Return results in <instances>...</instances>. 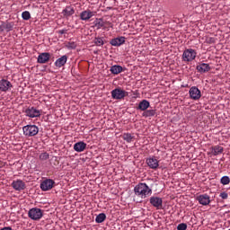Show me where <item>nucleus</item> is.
I'll return each mask as SVG.
<instances>
[{"label":"nucleus","instance_id":"obj_1","mask_svg":"<svg viewBox=\"0 0 230 230\" xmlns=\"http://www.w3.org/2000/svg\"><path fill=\"white\" fill-rule=\"evenodd\" d=\"M135 195L140 199H146L152 195V188L148 187L146 183H138L134 188Z\"/></svg>","mask_w":230,"mask_h":230},{"label":"nucleus","instance_id":"obj_2","mask_svg":"<svg viewBox=\"0 0 230 230\" xmlns=\"http://www.w3.org/2000/svg\"><path fill=\"white\" fill-rule=\"evenodd\" d=\"M112 100H125L128 96V92L123 90L121 87H117L111 93Z\"/></svg>","mask_w":230,"mask_h":230},{"label":"nucleus","instance_id":"obj_3","mask_svg":"<svg viewBox=\"0 0 230 230\" xmlns=\"http://www.w3.org/2000/svg\"><path fill=\"white\" fill-rule=\"evenodd\" d=\"M23 135L26 137H33L39 134V127L36 125H27L22 128Z\"/></svg>","mask_w":230,"mask_h":230},{"label":"nucleus","instance_id":"obj_4","mask_svg":"<svg viewBox=\"0 0 230 230\" xmlns=\"http://www.w3.org/2000/svg\"><path fill=\"white\" fill-rule=\"evenodd\" d=\"M197 58V51L193 49H187L182 54L183 62H193Z\"/></svg>","mask_w":230,"mask_h":230},{"label":"nucleus","instance_id":"obj_5","mask_svg":"<svg viewBox=\"0 0 230 230\" xmlns=\"http://www.w3.org/2000/svg\"><path fill=\"white\" fill-rule=\"evenodd\" d=\"M28 217L31 220H40L43 217V211L39 208H32L29 210Z\"/></svg>","mask_w":230,"mask_h":230},{"label":"nucleus","instance_id":"obj_6","mask_svg":"<svg viewBox=\"0 0 230 230\" xmlns=\"http://www.w3.org/2000/svg\"><path fill=\"white\" fill-rule=\"evenodd\" d=\"M40 188L41 191H49L55 188V181L51 179H45L40 182Z\"/></svg>","mask_w":230,"mask_h":230},{"label":"nucleus","instance_id":"obj_7","mask_svg":"<svg viewBox=\"0 0 230 230\" xmlns=\"http://www.w3.org/2000/svg\"><path fill=\"white\" fill-rule=\"evenodd\" d=\"M149 202L153 208L156 209H163V199L157 196H152L149 199Z\"/></svg>","mask_w":230,"mask_h":230},{"label":"nucleus","instance_id":"obj_8","mask_svg":"<svg viewBox=\"0 0 230 230\" xmlns=\"http://www.w3.org/2000/svg\"><path fill=\"white\" fill-rule=\"evenodd\" d=\"M25 116L28 118H40V111L35 107H29L25 110Z\"/></svg>","mask_w":230,"mask_h":230},{"label":"nucleus","instance_id":"obj_9","mask_svg":"<svg viewBox=\"0 0 230 230\" xmlns=\"http://www.w3.org/2000/svg\"><path fill=\"white\" fill-rule=\"evenodd\" d=\"M189 94L191 100H195V101L200 100V98L202 97V93H200V90L197 88V86L190 87L189 91Z\"/></svg>","mask_w":230,"mask_h":230},{"label":"nucleus","instance_id":"obj_10","mask_svg":"<svg viewBox=\"0 0 230 230\" xmlns=\"http://www.w3.org/2000/svg\"><path fill=\"white\" fill-rule=\"evenodd\" d=\"M146 163L151 170H157L159 168V160L155 156L146 158Z\"/></svg>","mask_w":230,"mask_h":230},{"label":"nucleus","instance_id":"obj_11","mask_svg":"<svg viewBox=\"0 0 230 230\" xmlns=\"http://www.w3.org/2000/svg\"><path fill=\"white\" fill-rule=\"evenodd\" d=\"M11 186L15 190V191H22V190H26V183H24L22 180L13 181Z\"/></svg>","mask_w":230,"mask_h":230},{"label":"nucleus","instance_id":"obj_12","mask_svg":"<svg viewBox=\"0 0 230 230\" xmlns=\"http://www.w3.org/2000/svg\"><path fill=\"white\" fill-rule=\"evenodd\" d=\"M94 15H96V12L86 9L80 13L79 17L81 21H89L92 17H94Z\"/></svg>","mask_w":230,"mask_h":230},{"label":"nucleus","instance_id":"obj_13","mask_svg":"<svg viewBox=\"0 0 230 230\" xmlns=\"http://www.w3.org/2000/svg\"><path fill=\"white\" fill-rule=\"evenodd\" d=\"M13 85H12V83L6 79L0 80V91L2 93H8L10 89H12Z\"/></svg>","mask_w":230,"mask_h":230},{"label":"nucleus","instance_id":"obj_14","mask_svg":"<svg viewBox=\"0 0 230 230\" xmlns=\"http://www.w3.org/2000/svg\"><path fill=\"white\" fill-rule=\"evenodd\" d=\"M49 58H51V54L49 52H43L38 56L37 62L38 64H48V62H49Z\"/></svg>","mask_w":230,"mask_h":230},{"label":"nucleus","instance_id":"obj_15","mask_svg":"<svg viewBox=\"0 0 230 230\" xmlns=\"http://www.w3.org/2000/svg\"><path fill=\"white\" fill-rule=\"evenodd\" d=\"M197 200L199 204H201V206H209L211 203L210 197L208 194H201L198 196Z\"/></svg>","mask_w":230,"mask_h":230},{"label":"nucleus","instance_id":"obj_16","mask_svg":"<svg viewBox=\"0 0 230 230\" xmlns=\"http://www.w3.org/2000/svg\"><path fill=\"white\" fill-rule=\"evenodd\" d=\"M110 71L111 75H119V73H123V71H127V68L119 65H114L111 66Z\"/></svg>","mask_w":230,"mask_h":230},{"label":"nucleus","instance_id":"obj_17","mask_svg":"<svg viewBox=\"0 0 230 230\" xmlns=\"http://www.w3.org/2000/svg\"><path fill=\"white\" fill-rule=\"evenodd\" d=\"M196 69L199 73H208L211 71V66H209V64L200 63L196 66Z\"/></svg>","mask_w":230,"mask_h":230},{"label":"nucleus","instance_id":"obj_18","mask_svg":"<svg viewBox=\"0 0 230 230\" xmlns=\"http://www.w3.org/2000/svg\"><path fill=\"white\" fill-rule=\"evenodd\" d=\"M125 42V37L123 36H120V37H118V38H115V39H112L111 41H110V44L114 46V47H119V46H123V43Z\"/></svg>","mask_w":230,"mask_h":230},{"label":"nucleus","instance_id":"obj_19","mask_svg":"<svg viewBox=\"0 0 230 230\" xmlns=\"http://www.w3.org/2000/svg\"><path fill=\"white\" fill-rule=\"evenodd\" d=\"M67 63V56L64 55L61 58H58L54 65L56 66V67H64V66H66V64Z\"/></svg>","mask_w":230,"mask_h":230},{"label":"nucleus","instance_id":"obj_20","mask_svg":"<svg viewBox=\"0 0 230 230\" xmlns=\"http://www.w3.org/2000/svg\"><path fill=\"white\" fill-rule=\"evenodd\" d=\"M150 107V102L146 101V100H142L137 107V111H142L145 112V111L148 110V108Z\"/></svg>","mask_w":230,"mask_h":230},{"label":"nucleus","instance_id":"obj_21","mask_svg":"<svg viewBox=\"0 0 230 230\" xmlns=\"http://www.w3.org/2000/svg\"><path fill=\"white\" fill-rule=\"evenodd\" d=\"M87 148V144L84 141L77 142L74 145V150L75 152H84Z\"/></svg>","mask_w":230,"mask_h":230},{"label":"nucleus","instance_id":"obj_22","mask_svg":"<svg viewBox=\"0 0 230 230\" xmlns=\"http://www.w3.org/2000/svg\"><path fill=\"white\" fill-rule=\"evenodd\" d=\"M62 14L64 17H71L75 14V8L71 5H67L63 11Z\"/></svg>","mask_w":230,"mask_h":230},{"label":"nucleus","instance_id":"obj_23","mask_svg":"<svg viewBox=\"0 0 230 230\" xmlns=\"http://www.w3.org/2000/svg\"><path fill=\"white\" fill-rule=\"evenodd\" d=\"M224 152V147H222L221 146H214L211 147V154H213V155H220V154H222Z\"/></svg>","mask_w":230,"mask_h":230},{"label":"nucleus","instance_id":"obj_24","mask_svg":"<svg viewBox=\"0 0 230 230\" xmlns=\"http://www.w3.org/2000/svg\"><path fill=\"white\" fill-rule=\"evenodd\" d=\"M156 111L155 110H146L142 113L143 118H152L155 116Z\"/></svg>","mask_w":230,"mask_h":230},{"label":"nucleus","instance_id":"obj_25","mask_svg":"<svg viewBox=\"0 0 230 230\" xmlns=\"http://www.w3.org/2000/svg\"><path fill=\"white\" fill-rule=\"evenodd\" d=\"M106 218H107V216L104 213H101L96 217L95 222L96 224H102L105 222Z\"/></svg>","mask_w":230,"mask_h":230},{"label":"nucleus","instance_id":"obj_26","mask_svg":"<svg viewBox=\"0 0 230 230\" xmlns=\"http://www.w3.org/2000/svg\"><path fill=\"white\" fill-rule=\"evenodd\" d=\"M122 139H124V141H126L127 143H132L134 137L130 133H124L122 135Z\"/></svg>","mask_w":230,"mask_h":230},{"label":"nucleus","instance_id":"obj_27","mask_svg":"<svg viewBox=\"0 0 230 230\" xmlns=\"http://www.w3.org/2000/svg\"><path fill=\"white\" fill-rule=\"evenodd\" d=\"M22 18L23 19V21H30V19H31V14L28 11H24L22 13Z\"/></svg>","mask_w":230,"mask_h":230},{"label":"nucleus","instance_id":"obj_28","mask_svg":"<svg viewBox=\"0 0 230 230\" xmlns=\"http://www.w3.org/2000/svg\"><path fill=\"white\" fill-rule=\"evenodd\" d=\"M221 184H223V186H227V184H229L230 182V178L229 176H223L220 180Z\"/></svg>","mask_w":230,"mask_h":230},{"label":"nucleus","instance_id":"obj_29","mask_svg":"<svg viewBox=\"0 0 230 230\" xmlns=\"http://www.w3.org/2000/svg\"><path fill=\"white\" fill-rule=\"evenodd\" d=\"M48 159H49V154H48L47 152L41 153L40 155V161H48Z\"/></svg>","mask_w":230,"mask_h":230},{"label":"nucleus","instance_id":"obj_30","mask_svg":"<svg viewBox=\"0 0 230 230\" xmlns=\"http://www.w3.org/2000/svg\"><path fill=\"white\" fill-rule=\"evenodd\" d=\"M94 44L95 46H103V38H95L94 39Z\"/></svg>","mask_w":230,"mask_h":230},{"label":"nucleus","instance_id":"obj_31","mask_svg":"<svg viewBox=\"0 0 230 230\" xmlns=\"http://www.w3.org/2000/svg\"><path fill=\"white\" fill-rule=\"evenodd\" d=\"M4 30H7V31H12V30H13V23L7 22V23L4 24Z\"/></svg>","mask_w":230,"mask_h":230},{"label":"nucleus","instance_id":"obj_32","mask_svg":"<svg viewBox=\"0 0 230 230\" xmlns=\"http://www.w3.org/2000/svg\"><path fill=\"white\" fill-rule=\"evenodd\" d=\"M188 229V225L185 223H181L177 226V230H187Z\"/></svg>","mask_w":230,"mask_h":230},{"label":"nucleus","instance_id":"obj_33","mask_svg":"<svg viewBox=\"0 0 230 230\" xmlns=\"http://www.w3.org/2000/svg\"><path fill=\"white\" fill-rule=\"evenodd\" d=\"M219 197L223 199V200H227V199L229 198V195L227 194V192L224 191L219 194Z\"/></svg>","mask_w":230,"mask_h":230},{"label":"nucleus","instance_id":"obj_34","mask_svg":"<svg viewBox=\"0 0 230 230\" xmlns=\"http://www.w3.org/2000/svg\"><path fill=\"white\" fill-rule=\"evenodd\" d=\"M206 42H207V44H215L216 40H215V38L209 37V38L206 39Z\"/></svg>","mask_w":230,"mask_h":230},{"label":"nucleus","instance_id":"obj_35","mask_svg":"<svg viewBox=\"0 0 230 230\" xmlns=\"http://www.w3.org/2000/svg\"><path fill=\"white\" fill-rule=\"evenodd\" d=\"M95 28H97V30H100L101 28H103V22H98L95 23Z\"/></svg>","mask_w":230,"mask_h":230},{"label":"nucleus","instance_id":"obj_36","mask_svg":"<svg viewBox=\"0 0 230 230\" xmlns=\"http://www.w3.org/2000/svg\"><path fill=\"white\" fill-rule=\"evenodd\" d=\"M58 33L60 35H64L65 33H67V30H66V29L60 30V31H58Z\"/></svg>","mask_w":230,"mask_h":230},{"label":"nucleus","instance_id":"obj_37","mask_svg":"<svg viewBox=\"0 0 230 230\" xmlns=\"http://www.w3.org/2000/svg\"><path fill=\"white\" fill-rule=\"evenodd\" d=\"M0 31H4V24L0 25Z\"/></svg>","mask_w":230,"mask_h":230},{"label":"nucleus","instance_id":"obj_38","mask_svg":"<svg viewBox=\"0 0 230 230\" xmlns=\"http://www.w3.org/2000/svg\"><path fill=\"white\" fill-rule=\"evenodd\" d=\"M4 166V163L3 161H0V168H3Z\"/></svg>","mask_w":230,"mask_h":230}]
</instances>
